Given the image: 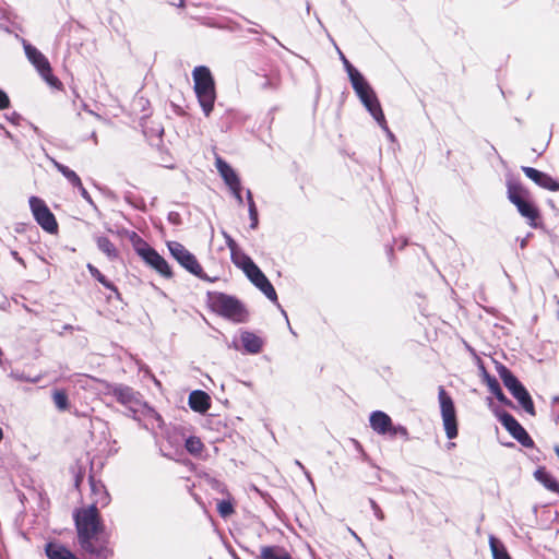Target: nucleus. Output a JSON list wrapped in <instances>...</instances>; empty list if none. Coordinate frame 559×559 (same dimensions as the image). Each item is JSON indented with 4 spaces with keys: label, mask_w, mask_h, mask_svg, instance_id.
I'll return each instance as SVG.
<instances>
[{
    "label": "nucleus",
    "mask_w": 559,
    "mask_h": 559,
    "mask_svg": "<svg viewBox=\"0 0 559 559\" xmlns=\"http://www.w3.org/2000/svg\"><path fill=\"white\" fill-rule=\"evenodd\" d=\"M75 188L79 189V192L81 194V197L90 204L94 205V201L91 197V194L88 193V191L84 188L83 183L81 182V186H76Z\"/></svg>",
    "instance_id": "42"
},
{
    "label": "nucleus",
    "mask_w": 559,
    "mask_h": 559,
    "mask_svg": "<svg viewBox=\"0 0 559 559\" xmlns=\"http://www.w3.org/2000/svg\"><path fill=\"white\" fill-rule=\"evenodd\" d=\"M526 245V239H523L522 242H521V247L524 248Z\"/></svg>",
    "instance_id": "55"
},
{
    "label": "nucleus",
    "mask_w": 559,
    "mask_h": 559,
    "mask_svg": "<svg viewBox=\"0 0 559 559\" xmlns=\"http://www.w3.org/2000/svg\"><path fill=\"white\" fill-rule=\"evenodd\" d=\"M489 547L493 559H511L503 543L493 535L489 536Z\"/></svg>",
    "instance_id": "28"
},
{
    "label": "nucleus",
    "mask_w": 559,
    "mask_h": 559,
    "mask_svg": "<svg viewBox=\"0 0 559 559\" xmlns=\"http://www.w3.org/2000/svg\"><path fill=\"white\" fill-rule=\"evenodd\" d=\"M233 263L243 271L246 276L253 272L258 265L252 261V259L247 255L242 250L238 249L237 251L230 254Z\"/></svg>",
    "instance_id": "19"
},
{
    "label": "nucleus",
    "mask_w": 559,
    "mask_h": 559,
    "mask_svg": "<svg viewBox=\"0 0 559 559\" xmlns=\"http://www.w3.org/2000/svg\"><path fill=\"white\" fill-rule=\"evenodd\" d=\"M136 253L144 260V262L158 272L164 277H171V269L167 261L146 242H142L135 247Z\"/></svg>",
    "instance_id": "9"
},
{
    "label": "nucleus",
    "mask_w": 559,
    "mask_h": 559,
    "mask_svg": "<svg viewBox=\"0 0 559 559\" xmlns=\"http://www.w3.org/2000/svg\"><path fill=\"white\" fill-rule=\"evenodd\" d=\"M525 200V195L523 197H514L512 198V200L510 201L512 204H514L516 207L520 206L522 203H524Z\"/></svg>",
    "instance_id": "46"
},
{
    "label": "nucleus",
    "mask_w": 559,
    "mask_h": 559,
    "mask_svg": "<svg viewBox=\"0 0 559 559\" xmlns=\"http://www.w3.org/2000/svg\"><path fill=\"white\" fill-rule=\"evenodd\" d=\"M261 558L262 559H292L290 555L278 547L274 546H263L261 548Z\"/></svg>",
    "instance_id": "29"
},
{
    "label": "nucleus",
    "mask_w": 559,
    "mask_h": 559,
    "mask_svg": "<svg viewBox=\"0 0 559 559\" xmlns=\"http://www.w3.org/2000/svg\"><path fill=\"white\" fill-rule=\"evenodd\" d=\"M518 442H520L525 448H532L534 445L533 439L526 432L524 428L513 437Z\"/></svg>",
    "instance_id": "36"
},
{
    "label": "nucleus",
    "mask_w": 559,
    "mask_h": 559,
    "mask_svg": "<svg viewBox=\"0 0 559 559\" xmlns=\"http://www.w3.org/2000/svg\"><path fill=\"white\" fill-rule=\"evenodd\" d=\"M136 420L144 429L155 432L157 428H162L164 420L160 415L146 403H144L139 409V414H134L132 417Z\"/></svg>",
    "instance_id": "11"
},
{
    "label": "nucleus",
    "mask_w": 559,
    "mask_h": 559,
    "mask_svg": "<svg viewBox=\"0 0 559 559\" xmlns=\"http://www.w3.org/2000/svg\"><path fill=\"white\" fill-rule=\"evenodd\" d=\"M337 51L340 53V58L344 64V68L348 74L350 83H354L364 78V75L347 60L344 53L340 49H337Z\"/></svg>",
    "instance_id": "32"
},
{
    "label": "nucleus",
    "mask_w": 559,
    "mask_h": 559,
    "mask_svg": "<svg viewBox=\"0 0 559 559\" xmlns=\"http://www.w3.org/2000/svg\"><path fill=\"white\" fill-rule=\"evenodd\" d=\"M389 559H394L392 556H389Z\"/></svg>",
    "instance_id": "59"
},
{
    "label": "nucleus",
    "mask_w": 559,
    "mask_h": 559,
    "mask_svg": "<svg viewBox=\"0 0 559 559\" xmlns=\"http://www.w3.org/2000/svg\"><path fill=\"white\" fill-rule=\"evenodd\" d=\"M45 550L49 559H78L67 547L59 543H48Z\"/></svg>",
    "instance_id": "24"
},
{
    "label": "nucleus",
    "mask_w": 559,
    "mask_h": 559,
    "mask_svg": "<svg viewBox=\"0 0 559 559\" xmlns=\"http://www.w3.org/2000/svg\"><path fill=\"white\" fill-rule=\"evenodd\" d=\"M185 447L190 454L200 455L204 445L200 438L191 436L186 440Z\"/></svg>",
    "instance_id": "34"
},
{
    "label": "nucleus",
    "mask_w": 559,
    "mask_h": 559,
    "mask_svg": "<svg viewBox=\"0 0 559 559\" xmlns=\"http://www.w3.org/2000/svg\"><path fill=\"white\" fill-rule=\"evenodd\" d=\"M40 379V377H36V378H28V377H25V376H19V380L21 381H26V382H31V383H36L38 382Z\"/></svg>",
    "instance_id": "47"
},
{
    "label": "nucleus",
    "mask_w": 559,
    "mask_h": 559,
    "mask_svg": "<svg viewBox=\"0 0 559 559\" xmlns=\"http://www.w3.org/2000/svg\"><path fill=\"white\" fill-rule=\"evenodd\" d=\"M92 490L98 498L86 509L75 513L78 540L81 548L95 559H107L111 551L107 547V540L102 536L97 504L105 507L109 503V495L104 487L92 481Z\"/></svg>",
    "instance_id": "1"
},
{
    "label": "nucleus",
    "mask_w": 559,
    "mask_h": 559,
    "mask_svg": "<svg viewBox=\"0 0 559 559\" xmlns=\"http://www.w3.org/2000/svg\"><path fill=\"white\" fill-rule=\"evenodd\" d=\"M247 277L250 280V282L259 288L271 301L276 302L277 301V294L271 284V282L267 280V277L263 274V272L259 269V266L253 271L250 272Z\"/></svg>",
    "instance_id": "12"
},
{
    "label": "nucleus",
    "mask_w": 559,
    "mask_h": 559,
    "mask_svg": "<svg viewBox=\"0 0 559 559\" xmlns=\"http://www.w3.org/2000/svg\"><path fill=\"white\" fill-rule=\"evenodd\" d=\"M52 400L59 411L64 412L69 408V399L64 390H55Z\"/></svg>",
    "instance_id": "33"
},
{
    "label": "nucleus",
    "mask_w": 559,
    "mask_h": 559,
    "mask_svg": "<svg viewBox=\"0 0 559 559\" xmlns=\"http://www.w3.org/2000/svg\"><path fill=\"white\" fill-rule=\"evenodd\" d=\"M192 76L198 102L204 115L209 117L216 99L215 84L211 71L205 66H199L194 68Z\"/></svg>",
    "instance_id": "2"
},
{
    "label": "nucleus",
    "mask_w": 559,
    "mask_h": 559,
    "mask_svg": "<svg viewBox=\"0 0 559 559\" xmlns=\"http://www.w3.org/2000/svg\"><path fill=\"white\" fill-rule=\"evenodd\" d=\"M188 403L191 409L198 413H205L211 406L209 394L201 390L192 391Z\"/></svg>",
    "instance_id": "17"
},
{
    "label": "nucleus",
    "mask_w": 559,
    "mask_h": 559,
    "mask_svg": "<svg viewBox=\"0 0 559 559\" xmlns=\"http://www.w3.org/2000/svg\"><path fill=\"white\" fill-rule=\"evenodd\" d=\"M170 254L178 261V263L189 271L191 274L203 277V270L197 258L188 251L180 242L169 241L167 243Z\"/></svg>",
    "instance_id": "8"
},
{
    "label": "nucleus",
    "mask_w": 559,
    "mask_h": 559,
    "mask_svg": "<svg viewBox=\"0 0 559 559\" xmlns=\"http://www.w3.org/2000/svg\"><path fill=\"white\" fill-rule=\"evenodd\" d=\"M272 38H273V40H275L277 44L281 45V43L278 41V39L276 37L273 36Z\"/></svg>",
    "instance_id": "56"
},
{
    "label": "nucleus",
    "mask_w": 559,
    "mask_h": 559,
    "mask_svg": "<svg viewBox=\"0 0 559 559\" xmlns=\"http://www.w3.org/2000/svg\"><path fill=\"white\" fill-rule=\"evenodd\" d=\"M483 381L487 384L488 390L496 396V399L506 406L513 407V403L502 392L498 380L490 376L484 367L480 368Z\"/></svg>",
    "instance_id": "15"
},
{
    "label": "nucleus",
    "mask_w": 559,
    "mask_h": 559,
    "mask_svg": "<svg viewBox=\"0 0 559 559\" xmlns=\"http://www.w3.org/2000/svg\"><path fill=\"white\" fill-rule=\"evenodd\" d=\"M512 396L519 402V404L522 406V408L530 415H535V407L533 400L526 390V388L523 385L519 390L514 391L512 393Z\"/></svg>",
    "instance_id": "25"
},
{
    "label": "nucleus",
    "mask_w": 559,
    "mask_h": 559,
    "mask_svg": "<svg viewBox=\"0 0 559 559\" xmlns=\"http://www.w3.org/2000/svg\"><path fill=\"white\" fill-rule=\"evenodd\" d=\"M28 204L34 219L46 233L58 231L56 217L43 199L33 195L29 198Z\"/></svg>",
    "instance_id": "6"
},
{
    "label": "nucleus",
    "mask_w": 559,
    "mask_h": 559,
    "mask_svg": "<svg viewBox=\"0 0 559 559\" xmlns=\"http://www.w3.org/2000/svg\"><path fill=\"white\" fill-rule=\"evenodd\" d=\"M282 313H283V314H284V317L286 318V321H288V318H287L286 311H284V310L282 309ZM287 323H288V326H290V325H289V322H287ZM289 330H290V332H292L293 334H295V332L293 331V329H292V328H289Z\"/></svg>",
    "instance_id": "51"
},
{
    "label": "nucleus",
    "mask_w": 559,
    "mask_h": 559,
    "mask_svg": "<svg viewBox=\"0 0 559 559\" xmlns=\"http://www.w3.org/2000/svg\"><path fill=\"white\" fill-rule=\"evenodd\" d=\"M25 55L29 62L37 69L40 76L49 84H55L57 79L51 73V67L48 59L33 45L23 40Z\"/></svg>",
    "instance_id": "10"
},
{
    "label": "nucleus",
    "mask_w": 559,
    "mask_h": 559,
    "mask_svg": "<svg viewBox=\"0 0 559 559\" xmlns=\"http://www.w3.org/2000/svg\"><path fill=\"white\" fill-rule=\"evenodd\" d=\"M352 86H353L356 95L362 103V105L368 110V112L373 117V119L378 122V124L388 133V135L390 138H393L392 132L388 128L385 117L382 111L379 99H378L374 91L372 90V87L366 81V79L361 78L360 80L352 83Z\"/></svg>",
    "instance_id": "3"
},
{
    "label": "nucleus",
    "mask_w": 559,
    "mask_h": 559,
    "mask_svg": "<svg viewBox=\"0 0 559 559\" xmlns=\"http://www.w3.org/2000/svg\"><path fill=\"white\" fill-rule=\"evenodd\" d=\"M215 165L221 177L223 178L224 182L228 186V188H237L238 185L241 183L236 171L224 159L217 157Z\"/></svg>",
    "instance_id": "16"
},
{
    "label": "nucleus",
    "mask_w": 559,
    "mask_h": 559,
    "mask_svg": "<svg viewBox=\"0 0 559 559\" xmlns=\"http://www.w3.org/2000/svg\"><path fill=\"white\" fill-rule=\"evenodd\" d=\"M369 503H370V507L372 509V512H373V515L379 520V521H383L385 519L384 516V513L383 511L381 510V508L379 507V504L373 500V499H370L369 500Z\"/></svg>",
    "instance_id": "40"
},
{
    "label": "nucleus",
    "mask_w": 559,
    "mask_h": 559,
    "mask_svg": "<svg viewBox=\"0 0 559 559\" xmlns=\"http://www.w3.org/2000/svg\"><path fill=\"white\" fill-rule=\"evenodd\" d=\"M525 195V191L522 189L521 186L518 185H508V199L511 201L514 197H523Z\"/></svg>",
    "instance_id": "38"
},
{
    "label": "nucleus",
    "mask_w": 559,
    "mask_h": 559,
    "mask_svg": "<svg viewBox=\"0 0 559 559\" xmlns=\"http://www.w3.org/2000/svg\"><path fill=\"white\" fill-rule=\"evenodd\" d=\"M108 394H111L118 403L126 407V414L130 417L139 414V409L145 403L139 392L124 384L109 385Z\"/></svg>",
    "instance_id": "5"
},
{
    "label": "nucleus",
    "mask_w": 559,
    "mask_h": 559,
    "mask_svg": "<svg viewBox=\"0 0 559 559\" xmlns=\"http://www.w3.org/2000/svg\"><path fill=\"white\" fill-rule=\"evenodd\" d=\"M223 236H224L227 248L230 250V254L239 249L238 245L231 238L230 235H228L227 233L224 231Z\"/></svg>",
    "instance_id": "41"
},
{
    "label": "nucleus",
    "mask_w": 559,
    "mask_h": 559,
    "mask_svg": "<svg viewBox=\"0 0 559 559\" xmlns=\"http://www.w3.org/2000/svg\"><path fill=\"white\" fill-rule=\"evenodd\" d=\"M369 424L371 429L380 436H386L393 425L391 417L382 411L372 412Z\"/></svg>",
    "instance_id": "14"
},
{
    "label": "nucleus",
    "mask_w": 559,
    "mask_h": 559,
    "mask_svg": "<svg viewBox=\"0 0 559 559\" xmlns=\"http://www.w3.org/2000/svg\"><path fill=\"white\" fill-rule=\"evenodd\" d=\"M349 533L352 534V536L360 544V545H364L361 538L352 530V528H348Z\"/></svg>",
    "instance_id": "50"
},
{
    "label": "nucleus",
    "mask_w": 559,
    "mask_h": 559,
    "mask_svg": "<svg viewBox=\"0 0 559 559\" xmlns=\"http://www.w3.org/2000/svg\"><path fill=\"white\" fill-rule=\"evenodd\" d=\"M10 106L9 96L4 91L0 88V110L5 109Z\"/></svg>",
    "instance_id": "44"
},
{
    "label": "nucleus",
    "mask_w": 559,
    "mask_h": 559,
    "mask_svg": "<svg viewBox=\"0 0 559 559\" xmlns=\"http://www.w3.org/2000/svg\"><path fill=\"white\" fill-rule=\"evenodd\" d=\"M240 341L245 352L248 354H259L263 346L262 338L249 331L241 333Z\"/></svg>",
    "instance_id": "18"
},
{
    "label": "nucleus",
    "mask_w": 559,
    "mask_h": 559,
    "mask_svg": "<svg viewBox=\"0 0 559 559\" xmlns=\"http://www.w3.org/2000/svg\"><path fill=\"white\" fill-rule=\"evenodd\" d=\"M534 476L546 489L559 495V481L545 467L537 468Z\"/></svg>",
    "instance_id": "22"
},
{
    "label": "nucleus",
    "mask_w": 559,
    "mask_h": 559,
    "mask_svg": "<svg viewBox=\"0 0 559 559\" xmlns=\"http://www.w3.org/2000/svg\"><path fill=\"white\" fill-rule=\"evenodd\" d=\"M211 305L216 313L233 322L241 323L248 319L246 307L234 296L217 293L211 298Z\"/></svg>",
    "instance_id": "4"
},
{
    "label": "nucleus",
    "mask_w": 559,
    "mask_h": 559,
    "mask_svg": "<svg viewBox=\"0 0 559 559\" xmlns=\"http://www.w3.org/2000/svg\"><path fill=\"white\" fill-rule=\"evenodd\" d=\"M246 199H247L248 205L249 204H255L254 201H253L252 192L249 189L246 192Z\"/></svg>",
    "instance_id": "48"
},
{
    "label": "nucleus",
    "mask_w": 559,
    "mask_h": 559,
    "mask_svg": "<svg viewBox=\"0 0 559 559\" xmlns=\"http://www.w3.org/2000/svg\"><path fill=\"white\" fill-rule=\"evenodd\" d=\"M4 134L9 139H13L12 134L8 130H4Z\"/></svg>",
    "instance_id": "52"
},
{
    "label": "nucleus",
    "mask_w": 559,
    "mask_h": 559,
    "mask_svg": "<svg viewBox=\"0 0 559 559\" xmlns=\"http://www.w3.org/2000/svg\"><path fill=\"white\" fill-rule=\"evenodd\" d=\"M295 464L302 471V473L305 474V476L307 477V479L312 483V478H311V475L310 473L307 471V468L298 461L296 460L295 461Z\"/></svg>",
    "instance_id": "45"
},
{
    "label": "nucleus",
    "mask_w": 559,
    "mask_h": 559,
    "mask_svg": "<svg viewBox=\"0 0 559 559\" xmlns=\"http://www.w3.org/2000/svg\"><path fill=\"white\" fill-rule=\"evenodd\" d=\"M11 254L20 264L25 266L24 260L19 255V253L16 251H12Z\"/></svg>",
    "instance_id": "49"
},
{
    "label": "nucleus",
    "mask_w": 559,
    "mask_h": 559,
    "mask_svg": "<svg viewBox=\"0 0 559 559\" xmlns=\"http://www.w3.org/2000/svg\"><path fill=\"white\" fill-rule=\"evenodd\" d=\"M217 511L222 518L226 519L234 513V506L230 500H222L217 503Z\"/></svg>",
    "instance_id": "35"
},
{
    "label": "nucleus",
    "mask_w": 559,
    "mask_h": 559,
    "mask_svg": "<svg viewBox=\"0 0 559 559\" xmlns=\"http://www.w3.org/2000/svg\"><path fill=\"white\" fill-rule=\"evenodd\" d=\"M180 5H183V0H180Z\"/></svg>",
    "instance_id": "58"
},
{
    "label": "nucleus",
    "mask_w": 559,
    "mask_h": 559,
    "mask_svg": "<svg viewBox=\"0 0 559 559\" xmlns=\"http://www.w3.org/2000/svg\"><path fill=\"white\" fill-rule=\"evenodd\" d=\"M97 248L105 253L109 259H115L118 255L115 245L109 238L100 236L96 239Z\"/></svg>",
    "instance_id": "30"
},
{
    "label": "nucleus",
    "mask_w": 559,
    "mask_h": 559,
    "mask_svg": "<svg viewBox=\"0 0 559 559\" xmlns=\"http://www.w3.org/2000/svg\"><path fill=\"white\" fill-rule=\"evenodd\" d=\"M229 189H230V191H231L233 195L235 197V199L237 200V203H238L239 205H242V203H243V199H242V195H241V183H240V185H238V187H237V188L231 187V188H229Z\"/></svg>",
    "instance_id": "43"
},
{
    "label": "nucleus",
    "mask_w": 559,
    "mask_h": 559,
    "mask_svg": "<svg viewBox=\"0 0 559 559\" xmlns=\"http://www.w3.org/2000/svg\"><path fill=\"white\" fill-rule=\"evenodd\" d=\"M389 437L391 438H394V437H402L403 439L405 440H408L409 436H408V431L406 429V427L402 426V425H392L389 433H388Z\"/></svg>",
    "instance_id": "37"
},
{
    "label": "nucleus",
    "mask_w": 559,
    "mask_h": 559,
    "mask_svg": "<svg viewBox=\"0 0 559 559\" xmlns=\"http://www.w3.org/2000/svg\"><path fill=\"white\" fill-rule=\"evenodd\" d=\"M522 170L526 177H528L531 180H533L539 187L547 189L549 191H558L559 190V182L556 181L548 174H545L543 171H539V170H537L533 167H528V166H523Z\"/></svg>",
    "instance_id": "13"
},
{
    "label": "nucleus",
    "mask_w": 559,
    "mask_h": 559,
    "mask_svg": "<svg viewBox=\"0 0 559 559\" xmlns=\"http://www.w3.org/2000/svg\"><path fill=\"white\" fill-rule=\"evenodd\" d=\"M49 160L51 162V164L53 165V167L62 174V176L69 181L70 185H72L74 188L76 186H81V178L78 176V174L70 169L68 166L59 163L58 160H56L55 158L52 157H49Z\"/></svg>",
    "instance_id": "26"
},
{
    "label": "nucleus",
    "mask_w": 559,
    "mask_h": 559,
    "mask_svg": "<svg viewBox=\"0 0 559 559\" xmlns=\"http://www.w3.org/2000/svg\"><path fill=\"white\" fill-rule=\"evenodd\" d=\"M251 33H258L257 28H253L252 31H250Z\"/></svg>",
    "instance_id": "57"
},
{
    "label": "nucleus",
    "mask_w": 559,
    "mask_h": 559,
    "mask_svg": "<svg viewBox=\"0 0 559 559\" xmlns=\"http://www.w3.org/2000/svg\"><path fill=\"white\" fill-rule=\"evenodd\" d=\"M555 452H556V454H557V455H558V457H559V447H558V445H556V447H555Z\"/></svg>",
    "instance_id": "54"
},
{
    "label": "nucleus",
    "mask_w": 559,
    "mask_h": 559,
    "mask_svg": "<svg viewBox=\"0 0 559 559\" xmlns=\"http://www.w3.org/2000/svg\"><path fill=\"white\" fill-rule=\"evenodd\" d=\"M519 213L528 221L532 227H536V221L539 217L538 210L527 200L524 201L520 206L516 207Z\"/></svg>",
    "instance_id": "27"
},
{
    "label": "nucleus",
    "mask_w": 559,
    "mask_h": 559,
    "mask_svg": "<svg viewBox=\"0 0 559 559\" xmlns=\"http://www.w3.org/2000/svg\"><path fill=\"white\" fill-rule=\"evenodd\" d=\"M91 136L94 140V143L96 144L97 143V135H96V133L93 132Z\"/></svg>",
    "instance_id": "53"
},
{
    "label": "nucleus",
    "mask_w": 559,
    "mask_h": 559,
    "mask_svg": "<svg viewBox=\"0 0 559 559\" xmlns=\"http://www.w3.org/2000/svg\"><path fill=\"white\" fill-rule=\"evenodd\" d=\"M248 211H249V218H250V228L255 229L259 224L258 210H257L255 204H249Z\"/></svg>",
    "instance_id": "39"
},
{
    "label": "nucleus",
    "mask_w": 559,
    "mask_h": 559,
    "mask_svg": "<svg viewBox=\"0 0 559 559\" xmlns=\"http://www.w3.org/2000/svg\"><path fill=\"white\" fill-rule=\"evenodd\" d=\"M495 414L512 437H515L522 430L523 427L520 423L508 412L496 409Z\"/></svg>",
    "instance_id": "23"
},
{
    "label": "nucleus",
    "mask_w": 559,
    "mask_h": 559,
    "mask_svg": "<svg viewBox=\"0 0 559 559\" xmlns=\"http://www.w3.org/2000/svg\"><path fill=\"white\" fill-rule=\"evenodd\" d=\"M497 372L511 394L523 386L519 379L504 365L499 364L497 366Z\"/></svg>",
    "instance_id": "20"
},
{
    "label": "nucleus",
    "mask_w": 559,
    "mask_h": 559,
    "mask_svg": "<svg viewBox=\"0 0 559 559\" xmlns=\"http://www.w3.org/2000/svg\"><path fill=\"white\" fill-rule=\"evenodd\" d=\"M497 372L511 394L523 386L519 379L504 365L499 364L497 366Z\"/></svg>",
    "instance_id": "21"
},
{
    "label": "nucleus",
    "mask_w": 559,
    "mask_h": 559,
    "mask_svg": "<svg viewBox=\"0 0 559 559\" xmlns=\"http://www.w3.org/2000/svg\"><path fill=\"white\" fill-rule=\"evenodd\" d=\"M438 399L445 435L454 439L457 437V421L453 400L443 386H439Z\"/></svg>",
    "instance_id": "7"
},
{
    "label": "nucleus",
    "mask_w": 559,
    "mask_h": 559,
    "mask_svg": "<svg viewBox=\"0 0 559 559\" xmlns=\"http://www.w3.org/2000/svg\"><path fill=\"white\" fill-rule=\"evenodd\" d=\"M87 270L90 272V274L97 281L99 282L105 288L116 293L117 295L119 294L118 293V289L117 287L110 282L108 281L100 272L99 270L94 266L93 264L88 263L87 265Z\"/></svg>",
    "instance_id": "31"
}]
</instances>
